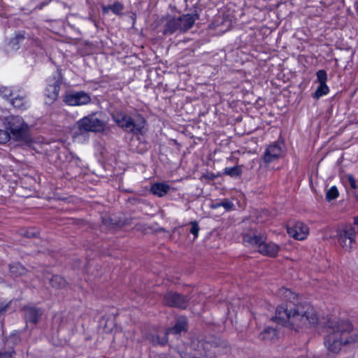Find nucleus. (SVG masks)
I'll return each mask as SVG.
<instances>
[{
	"label": "nucleus",
	"instance_id": "6",
	"mask_svg": "<svg viewBox=\"0 0 358 358\" xmlns=\"http://www.w3.org/2000/svg\"><path fill=\"white\" fill-rule=\"evenodd\" d=\"M6 129L10 131V137L19 141L26 138L28 125L20 116H9L6 118Z\"/></svg>",
	"mask_w": 358,
	"mask_h": 358
},
{
	"label": "nucleus",
	"instance_id": "9",
	"mask_svg": "<svg viewBox=\"0 0 358 358\" xmlns=\"http://www.w3.org/2000/svg\"><path fill=\"white\" fill-rule=\"evenodd\" d=\"M64 101L69 106H78L90 103L91 97L89 94L84 91L69 92L64 96Z\"/></svg>",
	"mask_w": 358,
	"mask_h": 358
},
{
	"label": "nucleus",
	"instance_id": "10",
	"mask_svg": "<svg viewBox=\"0 0 358 358\" xmlns=\"http://www.w3.org/2000/svg\"><path fill=\"white\" fill-rule=\"evenodd\" d=\"M188 301L189 299L187 296L173 292L166 293L163 299V303L165 305L180 308H185Z\"/></svg>",
	"mask_w": 358,
	"mask_h": 358
},
{
	"label": "nucleus",
	"instance_id": "2",
	"mask_svg": "<svg viewBox=\"0 0 358 358\" xmlns=\"http://www.w3.org/2000/svg\"><path fill=\"white\" fill-rule=\"evenodd\" d=\"M327 331L324 344L329 351L338 353L343 345L358 344V334L349 336L352 329V324L348 321L329 320L327 322Z\"/></svg>",
	"mask_w": 358,
	"mask_h": 358
},
{
	"label": "nucleus",
	"instance_id": "22",
	"mask_svg": "<svg viewBox=\"0 0 358 358\" xmlns=\"http://www.w3.org/2000/svg\"><path fill=\"white\" fill-rule=\"evenodd\" d=\"M329 91V90L327 85H319L315 92L313 94V97L315 99H318L321 96L327 94Z\"/></svg>",
	"mask_w": 358,
	"mask_h": 358
},
{
	"label": "nucleus",
	"instance_id": "19",
	"mask_svg": "<svg viewBox=\"0 0 358 358\" xmlns=\"http://www.w3.org/2000/svg\"><path fill=\"white\" fill-rule=\"evenodd\" d=\"M167 331L166 333H162V335L159 334H152L148 336V340L153 345H165L168 341Z\"/></svg>",
	"mask_w": 358,
	"mask_h": 358
},
{
	"label": "nucleus",
	"instance_id": "16",
	"mask_svg": "<svg viewBox=\"0 0 358 358\" xmlns=\"http://www.w3.org/2000/svg\"><path fill=\"white\" fill-rule=\"evenodd\" d=\"M169 189L170 186L165 182L154 183L150 188L151 192L159 197L165 196Z\"/></svg>",
	"mask_w": 358,
	"mask_h": 358
},
{
	"label": "nucleus",
	"instance_id": "18",
	"mask_svg": "<svg viewBox=\"0 0 358 358\" xmlns=\"http://www.w3.org/2000/svg\"><path fill=\"white\" fill-rule=\"evenodd\" d=\"M9 272L14 277H19L27 273V268L20 263L14 262L9 265Z\"/></svg>",
	"mask_w": 358,
	"mask_h": 358
},
{
	"label": "nucleus",
	"instance_id": "42",
	"mask_svg": "<svg viewBox=\"0 0 358 358\" xmlns=\"http://www.w3.org/2000/svg\"><path fill=\"white\" fill-rule=\"evenodd\" d=\"M26 236L28 237H34L36 236V233L34 231H27Z\"/></svg>",
	"mask_w": 358,
	"mask_h": 358
},
{
	"label": "nucleus",
	"instance_id": "17",
	"mask_svg": "<svg viewBox=\"0 0 358 358\" xmlns=\"http://www.w3.org/2000/svg\"><path fill=\"white\" fill-rule=\"evenodd\" d=\"M187 329V320L185 317L179 318L175 325L169 328L166 331L167 334H178L182 331H186Z\"/></svg>",
	"mask_w": 358,
	"mask_h": 358
},
{
	"label": "nucleus",
	"instance_id": "8",
	"mask_svg": "<svg viewBox=\"0 0 358 358\" xmlns=\"http://www.w3.org/2000/svg\"><path fill=\"white\" fill-rule=\"evenodd\" d=\"M287 232L296 240L303 241L309 234V228L300 221H289L287 224Z\"/></svg>",
	"mask_w": 358,
	"mask_h": 358
},
{
	"label": "nucleus",
	"instance_id": "26",
	"mask_svg": "<svg viewBox=\"0 0 358 358\" xmlns=\"http://www.w3.org/2000/svg\"><path fill=\"white\" fill-rule=\"evenodd\" d=\"M339 195L338 191L336 186L330 187L326 192V199L328 201L336 199Z\"/></svg>",
	"mask_w": 358,
	"mask_h": 358
},
{
	"label": "nucleus",
	"instance_id": "12",
	"mask_svg": "<svg viewBox=\"0 0 358 358\" xmlns=\"http://www.w3.org/2000/svg\"><path fill=\"white\" fill-rule=\"evenodd\" d=\"M60 81L56 80L52 84H49L46 87L45 96L47 104H52L57 99L60 90Z\"/></svg>",
	"mask_w": 358,
	"mask_h": 358
},
{
	"label": "nucleus",
	"instance_id": "41",
	"mask_svg": "<svg viewBox=\"0 0 358 358\" xmlns=\"http://www.w3.org/2000/svg\"><path fill=\"white\" fill-rule=\"evenodd\" d=\"M264 160L266 161L267 158H268V147L266 148L264 154Z\"/></svg>",
	"mask_w": 358,
	"mask_h": 358
},
{
	"label": "nucleus",
	"instance_id": "39",
	"mask_svg": "<svg viewBox=\"0 0 358 358\" xmlns=\"http://www.w3.org/2000/svg\"><path fill=\"white\" fill-rule=\"evenodd\" d=\"M103 222L104 223V224L108 226L116 224V222H112L110 217H103Z\"/></svg>",
	"mask_w": 358,
	"mask_h": 358
},
{
	"label": "nucleus",
	"instance_id": "24",
	"mask_svg": "<svg viewBox=\"0 0 358 358\" xmlns=\"http://www.w3.org/2000/svg\"><path fill=\"white\" fill-rule=\"evenodd\" d=\"M20 341V338L17 334H11L6 339L5 345L10 348V350L13 349V345L17 344Z\"/></svg>",
	"mask_w": 358,
	"mask_h": 358
},
{
	"label": "nucleus",
	"instance_id": "4",
	"mask_svg": "<svg viewBox=\"0 0 358 358\" xmlns=\"http://www.w3.org/2000/svg\"><path fill=\"white\" fill-rule=\"evenodd\" d=\"M217 347L210 342L192 343L189 351L181 353L182 358H214L217 353Z\"/></svg>",
	"mask_w": 358,
	"mask_h": 358
},
{
	"label": "nucleus",
	"instance_id": "34",
	"mask_svg": "<svg viewBox=\"0 0 358 358\" xmlns=\"http://www.w3.org/2000/svg\"><path fill=\"white\" fill-rule=\"evenodd\" d=\"M15 352L13 349L4 352H0V358H13Z\"/></svg>",
	"mask_w": 358,
	"mask_h": 358
},
{
	"label": "nucleus",
	"instance_id": "7",
	"mask_svg": "<svg viewBox=\"0 0 358 358\" xmlns=\"http://www.w3.org/2000/svg\"><path fill=\"white\" fill-rule=\"evenodd\" d=\"M76 124L79 130L83 131L98 132L104 128L103 122L95 113L83 117Z\"/></svg>",
	"mask_w": 358,
	"mask_h": 358
},
{
	"label": "nucleus",
	"instance_id": "3",
	"mask_svg": "<svg viewBox=\"0 0 358 358\" xmlns=\"http://www.w3.org/2000/svg\"><path fill=\"white\" fill-rule=\"evenodd\" d=\"M113 119L124 131L136 134L142 133L145 122L144 117L141 115L132 117L124 112L114 113Z\"/></svg>",
	"mask_w": 358,
	"mask_h": 358
},
{
	"label": "nucleus",
	"instance_id": "44",
	"mask_svg": "<svg viewBox=\"0 0 358 358\" xmlns=\"http://www.w3.org/2000/svg\"><path fill=\"white\" fill-rule=\"evenodd\" d=\"M220 206H221V202H217V203H214V204L212 205V208H219Z\"/></svg>",
	"mask_w": 358,
	"mask_h": 358
},
{
	"label": "nucleus",
	"instance_id": "25",
	"mask_svg": "<svg viewBox=\"0 0 358 358\" xmlns=\"http://www.w3.org/2000/svg\"><path fill=\"white\" fill-rule=\"evenodd\" d=\"M224 174L231 177L239 176L241 174V169L238 166L227 167L224 169Z\"/></svg>",
	"mask_w": 358,
	"mask_h": 358
},
{
	"label": "nucleus",
	"instance_id": "5",
	"mask_svg": "<svg viewBox=\"0 0 358 358\" xmlns=\"http://www.w3.org/2000/svg\"><path fill=\"white\" fill-rule=\"evenodd\" d=\"M355 229L351 224H345L336 230V238L341 247L351 252L357 248Z\"/></svg>",
	"mask_w": 358,
	"mask_h": 358
},
{
	"label": "nucleus",
	"instance_id": "29",
	"mask_svg": "<svg viewBox=\"0 0 358 358\" xmlns=\"http://www.w3.org/2000/svg\"><path fill=\"white\" fill-rule=\"evenodd\" d=\"M261 239L262 238H260L259 244L256 245L255 246L258 248V252L259 253L263 254L264 255H268V247L266 243L262 242Z\"/></svg>",
	"mask_w": 358,
	"mask_h": 358
},
{
	"label": "nucleus",
	"instance_id": "1",
	"mask_svg": "<svg viewBox=\"0 0 358 358\" xmlns=\"http://www.w3.org/2000/svg\"><path fill=\"white\" fill-rule=\"evenodd\" d=\"M277 295L282 303L276 308L273 321L296 331L317 322L318 318L313 307L308 303H298L297 295L290 289L282 287Z\"/></svg>",
	"mask_w": 358,
	"mask_h": 358
},
{
	"label": "nucleus",
	"instance_id": "15",
	"mask_svg": "<svg viewBox=\"0 0 358 358\" xmlns=\"http://www.w3.org/2000/svg\"><path fill=\"white\" fill-rule=\"evenodd\" d=\"M285 144L281 140H278L270 145V162L283 156Z\"/></svg>",
	"mask_w": 358,
	"mask_h": 358
},
{
	"label": "nucleus",
	"instance_id": "31",
	"mask_svg": "<svg viewBox=\"0 0 358 358\" xmlns=\"http://www.w3.org/2000/svg\"><path fill=\"white\" fill-rule=\"evenodd\" d=\"M108 8L110 9L113 13L119 14L123 10V6L119 2H115L112 6H110Z\"/></svg>",
	"mask_w": 358,
	"mask_h": 358
},
{
	"label": "nucleus",
	"instance_id": "37",
	"mask_svg": "<svg viewBox=\"0 0 358 358\" xmlns=\"http://www.w3.org/2000/svg\"><path fill=\"white\" fill-rule=\"evenodd\" d=\"M348 181L350 182V187L352 189L358 188V185H357L356 180L352 176H348Z\"/></svg>",
	"mask_w": 358,
	"mask_h": 358
},
{
	"label": "nucleus",
	"instance_id": "21",
	"mask_svg": "<svg viewBox=\"0 0 358 358\" xmlns=\"http://www.w3.org/2000/svg\"><path fill=\"white\" fill-rule=\"evenodd\" d=\"M50 285L55 289H62L66 286V280L61 276L55 275L50 280Z\"/></svg>",
	"mask_w": 358,
	"mask_h": 358
},
{
	"label": "nucleus",
	"instance_id": "28",
	"mask_svg": "<svg viewBox=\"0 0 358 358\" xmlns=\"http://www.w3.org/2000/svg\"><path fill=\"white\" fill-rule=\"evenodd\" d=\"M317 80L319 85H327V74L324 70H319L317 73Z\"/></svg>",
	"mask_w": 358,
	"mask_h": 358
},
{
	"label": "nucleus",
	"instance_id": "32",
	"mask_svg": "<svg viewBox=\"0 0 358 358\" xmlns=\"http://www.w3.org/2000/svg\"><path fill=\"white\" fill-rule=\"evenodd\" d=\"M190 224L192 226L190 232L194 236V238H196L198 236L199 231L200 230L199 227L196 221L192 222Z\"/></svg>",
	"mask_w": 358,
	"mask_h": 358
},
{
	"label": "nucleus",
	"instance_id": "30",
	"mask_svg": "<svg viewBox=\"0 0 358 358\" xmlns=\"http://www.w3.org/2000/svg\"><path fill=\"white\" fill-rule=\"evenodd\" d=\"M10 138V134L7 130L0 129V143H6Z\"/></svg>",
	"mask_w": 358,
	"mask_h": 358
},
{
	"label": "nucleus",
	"instance_id": "43",
	"mask_svg": "<svg viewBox=\"0 0 358 358\" xmlns=\"http://www.w3.org/2000/svg\"><path fill=\"white\" fill-rule=\"evenodd\" d=\"M353 220H354L353 224L355 226L358 227V215L357 216L354 217Z\"/></svg>",
	"mask_w": 358,
	"mask_h": 358
},
{
	"label": "nucleus",
	"instance_id": "13",
	"mask_svg": "<svg viewBox=\"0 0 358 358\" xmlns=\"http://www.w3.org/2000/svg\"><path fill=\"white\" fill-rule=\"evenodd\" d=\"M24 317L27 323L36 324L43 314L41 309L33 307L27 306L24 308Z\"/></svg>",
	"mask_w": 358,
	"mask_h": 358
},
{
	"label": "nucleus",
	"instance_id": "45",
	"mask_svg": "<svg viewBox=\"0 0 358 358\" xmlns=\"http://www.w3.org/2000/svg\"><path fill=\"white\" fill-rule=\"evenodd\" d=\"M3 310V308H2L1 307H0V313H1Z\"/></svg>",
	"mask_w": 358,
	"mask_h": 358
},
{
	"label": "nucleus",
	"instance_id": "20",
	"mask_svg": "<svg viewBox=\"0 0 358 358\" xmlns=\"http://www.w3.org/2000/svg\"><path fill=\"white\" fill-rule=\"evenodd\" d=\"M11 104L18 109H26L27 107V101L25 95H18L10 101Z\"/></svg>",
	"mask_w": 358,
	"mask_h": 358
},
{
	"label": "nucleus",
	"instance_id": "35",
	"mask_svg": "<svg viewBox=\"0 0 358 358\" xmlns=\"http://www.w3.org/2000/svg\"><path fill=\"white\" fill-rule=\"evenodd\" d=\"M12 94L11 90L6 87H0V95L4 98H8Z\"/></svg>",
	"mask_w": 358,
	"mask_h": 358
},
{
	"label": "nucleus",
	"instance_id": "38",
	"mask_svg": "<svg viewBox=\"0 0 358 358\" xmlns=\"http://www.w3.org/2000/svg\"><path fill=\"white\" fill-rule=\"evenodd\" d=\"M268 335V331L266 329H265L262 333L259 335V338L262 341L266 340Z\"/></svg>",
	"mask_w": 358,
	"mask_h": 358
},
{
	"label": "nucleus",
	"instance_id": "27",
	"mask_svg": "<svg viewBox=\"0 0 358 358\" xmlns=\"http://www.w3.org/2000/svg\"><path fill=\"white\" fill-rule=\"evenodd\" d=\"M23 35H17L15 38L10 39L8 45L11 50H17L19 48V43L24 40Z\"/></svg>",
	"mask_w": 358,
	"mask_h": 358
},
{
	"label": "nucleus",
	"instance_id": "11",
	"mask_svg": "<svg viewBox=\"0 0 358 358\" xmlns=\"http://www.w3.org/2000/svg\"><path fill=\"white\" fill-rule=\"evenodd\" d=\"M161 20L164 27L162 30L163 34H172L174 32L179 31V22L177 17L166 16L162 17Z\"/></svg>",
	"mask_w": 358,
	"mask_h": 358
},
{
	"label": "nucleus",
	"instance_id": "33",
	"mask_svg": "<svg viewBox=\"0 0 358 358\" xmlns=\"http://www.w3.org/2000/svg\"><path fill=\"white\" fill-rule=\"evenodd\" d=\"M280 250V246L274 244L270 243V257H275L277 256L278 252Z\"/></svg>",
	"mask_w": 358,
	"mask_h": 358
},
{
	"label": "nucleus",
	"instance_id": "14",
	"mask_svg": "<svg viewBox=\"0 0 358 358\" xmlns=\"http://www.w3.org/2000/svg\"><path fill=\"white\" fill-rule=\"evenodd\" d=\"M196 18L197 15L193 14H185L177 17L179 22V31L184 32L192 28Z\"/></svg>",
	"mask_w": 358,
	"mask_h": 358
},
{
	"label": "nucleus",
	"instance_id": "36",
	"mask_svg": "<svg viewBox=\"0 0 358 358\" xmlns=\"http://www.w3.org/2000/svg\"><path fill=\"white\" fill-rule=\"evenodd\" d=\"M221 206L226 210H229L233 208L234 203L231 201H229L228 199H224L222 201H221Z\"/></svg>",
	"mask_w": 358,
	"mask_h": 358
},
{
	"label": "nucleus",
	"instance_id": "23",
	"mask_svg": "<svg viewBox=\"0 0 358 358\" xmlns=\"http://www.w3.org/2000/svg\"><path fill=\"white\" fill-rule=\"evenodd\" d=\"M260 238L257 236L244 235L243 243L245 245H256L259 244Z\"/></svg>",
	"mask_w": 358,
	"mask_h": 358
},
{
	"label": "nucleus",
	"instance_id": "40",
	"mask_svg": "<svg viewBox=\"0 0 358 358\" xmlns=\"http://www.w3.org/2000/svg\"><path fill=\"white\" fill-rule=\"evenodd\" d=\"M269 334H270V339L271 338H273V337H275V338H278V331L275 329H271L270 328V331H269Z\"/></svg>",
	"mask_w": 358,
	"mask_h": 358
}]
</instances>
